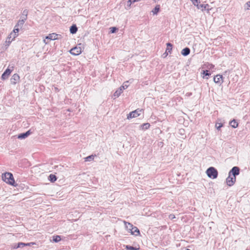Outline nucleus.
I'll return each instance as SVG.
<instances>
[{
    "label": "nucleus",
    "mask_w": 250,
    "mask_h": 250,
    "mask_svg": "<svg viewBox=\"0 0 250 250\" xmlns=\"http://www.w3.org/2000/svg\"><path fill=\"white\" fill-rule=\"evenodd\" d=\"M169 218L172 219L175 218V215L174 214H170L169 215Z\"/></svg>",
    "instance_id": "58836bf2"
},
{
    "label": "nucleus",
    "mask_w": 250,
    "mask_h": 250,
    "mask_svg": "<svg viewBox=\"0 0 250 250\" xmlns=\"http://www.w3.org/2000/svg\"><path fill=\"white\" fill-rule=\"evenodd\" d=\"M14 33H13L12 32L10 34V35H9V36L8 37L7 39V40L6 41V42H8V43H10L12 41V38H13V36H14Z\"/></svg>",
    "instance_id": "5701e85b"
},
{
    "label": "nucleus",
    "mask_w": 250,
    "mask_h": 250,
    "mask_svg": "<svg viewBox=\"0 0 250 250\" xmlns=\"http://www.w3.org/2000/svg\"><path fill=\"white\" fill-rule=\"evenodd\" d=\"M30 130L27 131L26 132L24 133L25 134H26V137H27L28 135H29L31 134Z\"/></svg>",
    "instance_id": "4c0bfd02"
},
{
    "label": "nucleus",
    "mask_w": 250,
    "mask_h": 250,
    "mask_svg": "<svg viewBox=\"0 0 250 250\" xmlns=\"http://www.w3.org/2000/svg\"><path fill=\"white\" fill-rule=\"evenodd\" d=\"M124 224L126 229L129 230H131L132 228L134 227L132 224L126 221H124Z\"/></svg>",
    "instance_id": "ddd939ff"
},
{
    "label": "nucleus",
    "mask_w": 250,
    "mask_h": 250,
    "mask_svg": "<svg viewBox=\"0 0 250 250\" xmlns=\"http://www.w3.org/2000/svg\"><path fill=\"white\" fill-rule=\"evenodd\" d=\"M96 157V155H91L90 156H88L85 158H84V161L87 162V161H93L94 159V158Z\"/></svg>",
    "instance_id": "dca6fc26"
},
{
    "label": "nucleus",
    "mask_w": 250,
    "mask_h": 250,
    "mask_svg": "<svg viewBox=\"0 0 250 250\" xmlns=\"http://www.w3.org/2000/svg\"><path fill=\"white\" fill-rule=\"evenodd\" d=\"M125 249L127 250H139V248H137L133 247L132 246H128V245L125 246Z\"/></svg>",
    "instance_id": "393cba45"
},
{
    "label": "nucleus",
    "mask_w": 250,
    "mask_h": 250,
    "mask_svg": "<svg viewBox=\"0 0 250 250\" xmlns=\"http://www.w3.org/2000/svg\"><path fill=\"white\" fill-rule=\"evenodd\" d=\"M214 83L221 85L223 83V77L222 75H216L213 79Z\"/></svg>",
    "instance_id": "6e6552de"
},
{
    "label": "nucleus",
    "mask_w": 250,
    "mask_h": 250,
    "mask_svg": "<svg viewBox=\"0 0 250 250\" xmlns=\"http://www.w3.org/2000/svg\"><path fill=\"white\" fill-rule=\"evenodd\" d=\"M206 173L208 177L211 179H215L218 176V171L213 167H210L206 170Z\"/></svg>",
    "instance_id": "f03ea898"
},
{
    "label": "nucleus",
    "mask_w": 250,
    "mask_h": 250,
    "mask_svg": "<svg viewBox=\"0 0 250 250\" xmlns=\"http://www.w3.org/2000/svg\"><path fill=\"white\" fill-rule=\"evenodd\" d=\"M192 3L195 5L196 6L198 9H199L200 7L199 6V4L200 3V0H190Z\"/></svg>",
    "instance_id": "a878e982"
},
{
    "label": "nucleus",
    "mask_w": 250,
    "mask_h": 250,
    "mask_svg": "<svg viewBox=\"0 0 250 250\" xmlns=\"http://www.w3.org/2000/svg\"><path fill=\"white\" fill-rule=\"evenodd\" d=\"M20 80V77L18 74H14L12 76L10 79V83L12 85H16L19 83Z\"/></svg>",
    "instance_id": "0eeeda50"
},
{
    "label": "nucleus",
    "mask_w": 250,
    "mask_h": 250,
    "mask_svg": "<svg viewBox=\"0 0 250 250\" xmlns=\"http://www.w3.org/2000/svg\"><path fill=\"white\" fill-rule=\"evenodd\" d=\"M122 92L123 90L122 89V88H119V89L115 92L113 96L114 97H118L121 94V93H122Z\"/></svg>",
    "instance_id": "f3484780"
},
{
    "label": "nucleus",
    "mask_w": 250,
    "mask_h": 250,
    "mask_svg": "<svg viewBox=\"0 0 250 250\" xmlns=\"http://www.w3.org/2000/svg\"><path fill=\"white\" fill-rule=\"evenodd\" d=\"M130 232L131 233V234L134 235L135 236H139L140 234V230L136 227L135 226H134L132 228Z\"/></svg>",
    "instance_id": "9b49d317"
},
{
    "label": "nucleus",
    "mask_w": 250,
    "mask_h": 250,
    "mask_svg": "<svg viewBox=\"0 0 250 250\" xmlns=\"http://www.w3.org/2000/svg\"><path fill=\"white\" fill-rule=\"evenodd\" d=\"M229 173H230L231 175L236 177V175H237L239 174V168L238 167H234L231 169Z\"/></svg>",
    "instance_id": "9d476101"
},
{
    "label": "nucleus",
    "mask_w": 250,
    "mask_h": 250,
    "mask_svg": "<svg viewBox=\"0 0 250 250\" xmlns=\"http://www.w3.org/2000/svg\"><path fill=\"white\" fill-rule=\"evenodd\" d=\"M35 243L34 242H31V243H25V246H30L31 245H35Z\"/></svg>",
    "instance_id": "c9c22d12"
},
{
    "label": "nucleus",
    "mask_w": 250,
    "mask_h": 250,
    "mask_svg": "<svg viewBox=\"0 0 250 250\" xmlns=\"http://www.w3.org/2000/svg\"><path fill=\"white\" fill-rule=\"evenodd\" d=\"M82 45L81 43H79L77 46L70 49L69 52L72 55L77 56L81 54L82 52Z\"/></svg>",
    "instance_id": "7ed1b4c3"
},
{
    "label": "nucleus",
    "mask_w": 250,
    "mask_h": 250,
    "mask_svg": "<svg viewBox=\"0 0 250 250\" xmlns=\"http://www.w3.org/2000/svg\"><path fill=\"white\" fill-rule=\"evenodd\" d=\"M1 178L2 181L6 184L15 187L17 186V184L16 183L14 176L11 173L6 172L2 173Z\"/></svg>",
    "instance_id": "f257e3e1"
},
{
    "label": "nucleus",
    "mask_w": 250,
    "mask_h": 250,
    "mask_svg": "<svg viewBox=\"0 0 250 250\" xmlns=\"http://www.w3.org/2000/svg\"><path fill=\"white\" fill-rule=\"evenodd\" d=\"M167 47L165 53V54H166V56H167L168 53H170L172 49V45L171 43H167Z\"/></svg>",
    "instance_id": "f8f14e48"
},
{
    "label": "nucleus",
    "mask_w": 250,
    "mask_h": 250,
    "mask_svg": "<svg viewBox=\"0 0 250 250\" xmlns=\"http://www.w3.org/2000/svg\"><path fill=\"white\" fill-rule=\"evenodd\" d=\"M23 246H25V243L20 242V243H19L18 246L16 247H15L14 248L17 249L21 247H23Z\"/></svg>",
    "instance_id": "2f4dec72"
},
{
    "label": "nucleus",
    "mask_w": 250,
    "mask_h": 250,
    "mask_svg": "<svg viewBox=\"0 0 250 250\" xmlns=\"http://www.w3.org/2000/svg\"><path fill=\"white\" fill-rule=\"evenodd\" d=\"M200 8L201 9L202 11H204V10L206 9L208 7L209 5L208 4H201L199 5Z\"/></svg>",
    "instance_id": "bb28decb"
},
{
    "label": "nucleus",
    "mask_w": 250,
    "mask_h": 250,
    "mask_svg": "<svg viewBox=\"0 0 250 250\" xmlns=\"http://www.w3.org/2000/svg\"><path fill=\"white\" fill-rule=\"evenodd\" d=\"M204 65L206 66V67L209 69H213L214 68V65L212 63H207L206 64H205Z\"/></svg>",
    "instance_id": "c85d7f7f"
},
{
    "label": "nucleus",
    "mask_w": 250,
    "mask_h": 250,
    "mask_svg": "<svg viewBox=\"0 0 250 250\" xmlns=\"http://www.w3.org/2000/svg\"><path fill=\"white\" fill-rule=\"evenodd\" d=\"M78 28L75 25H72L70 28V33L72 34H75L77 32Z\"/></svg>",
    "instance_id": "6ab92c4d"
},
{
    "label": "nucleus",
    "mask_w": 250,
    "mask_h": 250,
    "mask_svg": "<svg viewBox=\"0 0 250 250\" xmlns=\"http://www.w3.org/2000/svg\"><path fill=\"white\" fill-rule=\"evenodd\" d=\"M160 10V5H157L155 6V8L152 11L154 15L157 14Z\"/></svg>",
    "instance_id": "4be33fe9"
},
{
    "label": "nucleus",
    "mask_w": 250,
    "mask_h": 250,
    "mask_svg": "<svg viewBox=\"0 0 250 250\" xmlns=\"http://www.w3.org/2000/svg\"><path fill=\"white\" fill-rule=\"evenodd\" d=\"M201 74L203 75V78H205V76H209L210 75V73H208V70H203Z\"/></svg>",
    "instance_id": "c756f323"
},
{
    "label": "nucleus",
    "mask_w": 250,
    "mask_h": 250,
    "mask_svg": "<svg viewBox=\"0 0 250 250\" xmlns=\"http://www.w3.org/2000/svg\"><path fill=\"white\" fill-rule=\"evenodd\" d=\"M186 250H190L188 249H187Z\"/></svg>",
    "instance_id": "a19ab883"
},
{
    "label": "nucleus",
    "mask_w": 250,
    "mask_h": 250,
    "mask_svg": "<svg viewBox=\"0 0 250 250\" xmlns=\"http://www.w3.org/2000/svg\"><path fill=\"white\" fill-rule=\"evenodd\" d=\"M60 36H61V35H58L55 33L49 34L48 35V36H47L45 37V39L43 40V42L45 44H47V42H46V39H49L50 40H58L59 39V37Z\"/></svg>",
    "instance_id": "423d86ee"
},
{
    "label": "nucleus",
    "mask_w": 250,
    "mask_h": 250,
    "mask_svg": "<svg viewBox=\"0 0 250 250\" xmlns=\"http://www.w3.org/2000/svg\"><path fill=\"white\" fill-rule=\"evenodd\" d=\"M141 112H143V109L138 108L134 111H133L127 115V119H130L133 118H136L138 117Z\"/></svg>",
    "instance_id": "20e7f679"
},
{
    "label": "nucleus",
    "mask_w": 250,
    "mask_h": 250,
    "mask_svg": "<svg viewBox=\"0 0 250 250\" xmlns=\"http://www.w3.org/2000/svg\"><path fill=\"white\" fill-rule=\"evenodd\" d=\"M61 240V236L59 235L54 236L53 237V240L55 242H58Z\"/></svg>",
    "instance_id": "b1692460"
},
{
    "label": "nucleus",
    "mask_w": 250,
    "mask_h": 250,
    "mask_svg": "<svg viewBox=\"0 0 250 250\" xmlns=\"http://www.w3.org/2000/svg\"><path fill=\"white\" fill-rule=\"evenodd\" d=\"M246 5H247V9H248V10L250 9V1H249V2H247Z\"/></svg>",
    "instance_id": "e433bc0d"
},
{
    "label": "nucleus",
    "mask_w": 250,
    "mask_h": 250,
    "mask_svg": "<svg viewBox=\"0 0 250 250\" xmlns=\"http://www.w3.org/2000/svg\"><path fill=\"white\" fill-rule=\"evenodd\" d=\"M236 182V177L231 175L230 173H229V176L226 179V183L228 186L231 187L233 186Z\"/></svg>",
    "instance_id": "39448f33"
},
{
    "label": "nucleus",
    "mask_w": 250,
    "mask_h": 250,
    "mask_svg": "<svg viewBox=\"0 0 250 250\" xmlns=\"http://www.w3.org/2000/svg\"><path fill=\"white\" fill-rule=\"evenodd\" d=\"M141 0H128V3H129V6L131 5V4L132 3H134L135 2H136V1H141Z\"/></svg>",
    "instance_id": "f704fd0d"
},
{
    "label": "nucleus",
    "mask_w": 250,
    "mask_h": 250,
    "mask_svg": "<svg viewBox=\"0 0 250 250\" xmlns=\"http://www.w3.org/2000/svg\"><path fill=\"white\" fill-rule=\"evenodd\" d=\"M189 53H190V49L188 47H186V48L183 49L181 52L182 54L185 56L188 55L189 54Z\"/></svg>",
    "instance_id": "2eb2a0df"
},
{
    "label": "nucleus",
    "mask_w": 250,
    "mask_h": 250,
    "mask_svg": "<svg viewBox=\"0 0 250 250\" xmlns=\"http://www.w3.org/2000/svg\"><path fill=\"white\" fill-rule=\"evenodd\" d=\"M26 138V134H25L24 133H22V134H20L19 136H18V138L19 139H24Z\"/></svg>",
    "instance_id": "473e14b6"
},
{
    "label": "nucleus",
    "mask_w": 250,
    "mask_h": 250,
    "mask_svg": "<svg viewBox=\"0 0 250 250\" xmlns=\"http://www.w3.org/2000/svg\"><path fill=\"white\" fill-rule=\"evenodd\" d=\"M117 29L115 27H112L110 28V31L111 33H115Z\"/></svg>",
    "instance_id": "72a5a7b5"
},
{
    "label": "nucleus",
    "mask_w": 250,
    "mask_h": 250,
    "mask_svg": "<svg viewBox=\"0 0 250 250\" xmlns=\"http://www.w3.org/2000/svg\"><path fill=\"white\" fill-rule=\"evenodd\" d=\"M13 70V67H12V69H10L9 68H7L5 70V71L4 72V73L2 74L1 76V79L3 80H4L8 78V76L10 75L12 71Z\"/></svg>",
    "instance_id": "1a4fd4ad"
},
{
    "label": "nucleus",
    "mask_w": 250,
    "mask_h": 250,
    "mask_svg": "<svg viewBox=\"0 0 250 250\" xmlns=\"http://www.w3.org/2000/svg\"><path fill=\"white\" fill-rule=\"evenodd\" d=\"M25 20H26V19H25L24 20H19L18 21V23H17V24L15 25V27H21L22 26V25H23Z\"/></svg>",
    "instance_id": "aec40b11"
},
{
    "label": "nucleus",
    "mask_w": 250,
    "mask_h": 250,
    "mask_svg": "<svg viewBox=\"0 0 250 250\" xmlns=\"http://www.w3.org/2000/svg\"><path fill=\"white\" fill-rule=\"evenodd\" d=\"M19 29L18 28V27H15L14 28V30H13L12 32L14 33V36H13V38H12V41H13L15 38H16L18 34V33L19 32Z\"/></svg>",
    "instance_id": "4468645a"
},
{
    "label": "nucleus",
    "mask_w": 250,
    "mask_h": 250,
    "mask_svg": "<svg viewBox=\"0 0 250 250\" xmlns=\"http://www.w3.org/2000/svg\"><path fill=\"white\" fill-rule=\"evenodd\" d=\"M150 125L149 123H145L142 125L143 129H147L149 128Z\"/></svg>",
    "instance_id": "cd10ccee"
},
{
    "label": "nucleus",
    "mask_w": 250,
    "mask_h": 250,
    "mask_svg": "<svg viewBox=\"0 0 250 250\" xmlns=\"http://www.w3.org/2000/svg\"><path fill=\"white\" fill-rule=\"evenodd\" d=\"M128 83V82H125L122 86H121L120 88H122V89L123 90L126 88H127L128 86L127 84H126V83Z\"/></svg>",
    "instance_id": "7c9ffc66"
},
{
    "label": "nucleus",
    "mask_w": 250,
    "mask_h": 250,
    "mask_svg": "<svg viewBox=\"0 0 250 250\" xmlns=\"http://www.w3.org/2000/svg\"><path fill=\"white\" fill-rule=\"evenodd\" d=\"M49 180L51 182H54L57 180V177L54 174H50L49 176Z\"/></svg>",
    "instance_id": "412c9836"
},
{
    "label": "nucleus",
    "mask_w": 250,
    "mask_h": 250,
    "mask_svg": "<svg viewBox=\"0 0 250 250\" xmlns=\"http://www.w3.org/2000/svg\"><path fill=\"white\" fill-rule=\"evenodd\" d=\"M222 126V124H220L219 125V126L217 127V129L220 128Z\"/></svg>",
    "instance_id": "ea45409f"
},
{
    "label": "nucleus",
    "mask_w": 250,
    "mask_h": 250,
    "mask_svg": "<svg viewBox=\"0 0 250 250\" xmlns=\"http://www.w3.org/2000/svg\"><path fill=\"white\" fill-rule=\"evenodd\" d=\"M229 124L231 125V126L233 128H236L238 125V123L234 119H233L231 121H230L229 123Z\"/></svg>",
    "instance_id": "a211bd4d"
}]
</instances>
